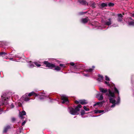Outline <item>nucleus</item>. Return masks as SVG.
Returning a JSON list of instances; mask_svg holds the SVG:
<instances>
[{
	"instance_id": "nucleus-1",
	"label": "nucleus",
	"mask_w": 134,
	"mask_h": 134,
	"mask_svg": "<svg viewBox=\"0 0 134 134\" xmlns=\"http://www.w3.org/2000/svg\"><path fill=\"white\" fill-rule=\"evenodd\" d=\"M100 92L102 93H106V95L108 96V98L110 102L112 104L110 106L111 108H114L116 105H119L120 103V98L119 95H118V96L116 101L115 100L116 97L114 92H113L110 89L108 90L107 89L102 88H100Z\"/></svg>"
},
{
	"instance_id": "nucleus-2",
	"label": "nucleus",
	"mask_w": 134,
	"mask_h": 134,
	"mask_svg": "<svg viewBox=\"0 0 134 134\" xmlns=\"http://www.w3.org/2000/svg\"><path fill=\"white\" fill-rule=\"evenodd\" d=\"M12 93L10 92L3 93L1 96L2 102L0 103V105H6L8 104V100L12 98Z\"/></svg>"
},
{
	"instance_id": "nucleus-3",
	"label": "nucleus",
	"mask_w": 134,
	"mask_h": 134,
	"mask_svg": "<svg viewBox=\"0 0 134 134\" xmlns=\"http://www.w3.org/2000/svg\"><path fill=\"white\" fill-rule=\"evenodd\" d=\"M81 107V105L79 104L75 108L72 107H69L68 109V111L71 115H77L79 114V113L78 112L80 111V108Z\"/></svg>"
},
{
	"instance_id": "nucleus-4",
	"label": "nucleus",
	"mask_w": 134,
	"mask_h": 134,
	"mask_svg": "<svg viewBox=\"0 0 134 134\" xmlns=\"http://www.w3.org/2000/svg\"><path fill=\"white\" fill-rule=\"evenodd\" d=\"M104 83L111 88L112 90L115 93H118V95H119V91L115 87V85L114 84H111L110 82L106 81H105V82Z\"/></svg>"
},
{
	"instance_id": "nucleus-5",
	"label": "nucleus",
	"mask_w": 134,
	"mask_h": 134,
	"mask_svg": "<svg viewBox=\"0 0 134 134\" xmlns=\"http://www.w3.org/2000/svg\"><path fill=\"white\" fill-rule=\"evenodd\" d=\"M43 63L46 65V67L49 68L50 69H52L55 67V65L54 64L49 63L48 61H44L43 62Z\"/></svg>"
},
{
	"instance_id": "nucleus-6",
	"label": "nucleus",
	"mask_w": 134,
	"mask_h": 134,
	"mask_svg": "<svg viewBox=\"0 0 134 134\" xmlns=\"http://www.w3.org/2000/svg\"><path fill=\"white\" fill-rule=\"evenodd\" d=\"M111 110V109L110 107H108L104 110H99L98 109H97L94 110V112L95 114H97L98 113H105Z\"/></svg>"
},
{
	"instance_id": "nucleus-7",
	"label": "nucleus",
	"mask_w": 134,
	"mask_h": 134,
	"mask_svg": "<svg viewBox=\"0 0 134 134\" xmlns=\"http://www.w3.org/2000/svg\"><path fill=\"white\" fill-rule=\"evenodd\" d=\"M61 99L63 100L62 102V103L68 104L69 103V101L68 97L66 95H62L61 96Z\"/></svg>"
},
{
	"instance_id": "nucleus-8",
	"label": "nucleus",
	"mask_w": 134,
	"mask_h": 134,
	"mask_svg": "<svg viewBox=\"0 0 134 134\" xmlns=\"http://www.w3.org/2000/svg\"><path fill=\"white\" fill-rule=\"evenodd\" d=\"M38 94V95H39L40 96H41L39 97V98L41 100H42V99L45 98L46 97L49 98L50 99V98L49 97L48 95H46L45 93L43 92H41Z\"/></svg>"
},
{
	"instance_id": "nucleus-9",
	"label": "nucleus",
	"mask_w": 134,
	"mask_h": 134,
	"mask_svg": "<svg viewBox=\"0 0 134 134\" xmlns=\"http://www.w3.org/2000/svg\"><path fill=\"white\" fill-rule=\"evenodd\" d=\"M96 96V98L100 100H103L104 98L103 94L102 93H99L97 94Z\"/></svg>"
},
{
	"instance_id": "nucleus-10",
	"label": "nucleus",
	"mask_w": 134,
	"mask_h": 134,
	"mask_svg": "<svg viewBox=\"0 0 134 134\" xmlns=\"http://www.w3.org/2000/svg\"><path fill=\"white\" fill-rule=\"evenodd\" d=\"M105 102L104 100H103L102 101L96 103L94 104L93 105L94 106H95L96 105H98L99 107H102L103 104Z\"/></svg>"
},
{
	"instance_id": "nucleus-11",
	"label": "nucleus",
	"mask_w": 134,
	"mask_h": 134,
	"mask_svg": "<svg viewBox=\"0 0 134 134\" xmlns=\"http://www.w3.org/2000/svg\"><path fill=\"white\" fill-rule=\"evenodd\" d=\"M112 23L111 19L110 18H109L108 20H106L104 22V25L108 26L110 25Z\"/></svg>"
},
{
	"instance_id": "nucleus-12",
	"label": "nucleus",
	"mask_w": 134,
	"mask_h": 134,
	"mask_svg": "<svg viewBox=\"0 0 134 134\" xmlns=\"http://www.w3.org/2000/svg\"><path fill=\"white\" fill-rule=\"evenodd\" d=\"M27 96V93H26L25 95L23 96L22 97L25 101L28 102L30 100L29 98Z\"/></svg>"
},
{
	"instance_id": "nucleus-13",
	"label": "nucleus",
	"mask_w": 134,
	"mask_h": 134,
	"mask_svg": "<svg viewBox=\"0 0 134 134\" xmlns=\"http://www.w3.org/2000/svg\"><path fill=\"white\" fill-rule=\"evenodd\" d=\"M26 114V112L24 111L20 112L19 114L20 117L21 119H23L24 118L23 116L25 115Z\"/></svg>"
},
{
	"instance_id": "nucleus-14",
	"label": "nucleus",
	"mask_w": 134,
	"mask_h": 134,
	"mask_svg": "<svg viewBox=\"0 0 134 134\" xmlns=\"http://www.w3.org/2000/svg\"><path fill=\"white\" fill-rule=\"evenodd\" d=\"M103 77V76L100 74L98 75V78L97 79L98 81L99 82H101L102 81Z\"/></svg>"
},
{
	"instance_id": "nucleus-15",
	"label": "nucleus",
	"mask_w": 134,
	"mask_h": 134,
	"mask_svg": "<svg viewBox=\"0 0 134 134\" xmlns=\"http://www.w3.org/2000/svg\"><path fill=\"white\" fill-rule=\"evenodd\" d=\"M78 2L81 4L83 5H88V3L86 1L83 0L82 1L78 0Z\"/></svg>"
},
{
	"instance_id": "nucleus-16",
	"label": "nucleus",
	"mask_w": 134,
	"mask_h": 134,
	"mask_svg": "<svg viewBox=\"0 0 134 134\" xmlns=\"http://www.w3.org/2000/svg\"><path fill=\"white\" fill-rule=\"evenodd\" d=\"M9 44V43L6 41H0V46H3L4 45L7 46Z\"/></svg>"
},
{
	"instance_id": "nucleus-17",
	"label": "nucleus",
	"mask_w": 134,
	"mask_h": 134,
	"mask_svg": "<svg viewBox=\"0 0 134 134\" xmlns=\"http://www.w3.org/2000/svg\"><path fill=\"white\" fill-rule=\"evenodd\" d=\"M10 127L9 125H7L5 126L4 128L3 132L4 133H6L8 130L10 129Z\"/></svg>"
},
{
	"instance_id": "nucleus-18",
	"label": "nucleus",
	"mask_w": 134,
	"mask_h": 134,
	"mask_svg": "<svg viewBox=\"0 0 134 134\" xmlns=\"http://www.w3.org/2000/svg\"><path fill=\"white\" fill-rule=\"evenodd\" d=\"M23 131V128L22 127L20 128V127L19 128L17 129L16 131V134H18L19 133H21Z\"/></svg>"
},
{
	"instance_id": "nucleus-19",
	"label": "nucleus",
	"mask_w": 134,
	"mask_h": 134,
	"mask_svg": "<svg viewBox=\"0 0 134 134\" xmlns=\"http://www.w3.org/2000/svg\"><path fill=\"white\" fill-rule=\"evenodd\" d=\"M118 21L119 22H121L122 19V16L121 14H118Z\"/></svg>"
},
{
	"instance_id": "nucleus-20",
	"label": "nucleus",
	"mask_w": 134,
	"mask_h": 134,
	"mask_svg": "<svg viewBox=\"0 0 134 134\" xmlns=\"http://www.w3.org/2000/svg\"><path fill=\"white\" fill-rule=\"evenodd\" d=\"M80 103L83 105L87 103L88 102L85 99H83L80 100Z\"/></svg>"
},
{
	"instance_id": "nucleus-21",
	"label": "nucleus",
	"mask_w": 134,
	"mask_h": 134,
	"mask_svg": "<svg viewBox=\"0 0 134 134\" xmlns=\"http://www.w3.org/2000/svg\"><path fill=\"white\" fill-rule=\"evenodd\" d=\"M128 25L129 26H134V20L129 21L127 22Z\"/></svg>"
},
{
	"instance_id": "nucleus-22",
	"label": "nucleus",
	"mask_w": 134,
	"mask_h": 134,
	"mask_svg": "<svg viewBox=\"0 0 134 134\" xmlns=\"http://www.w3.org/2000/svg\"><path fill=\"white\" fill-rule=\"evenodd\" d=\"M33 95H35L36 96H38V94L36 93L34 91H32L31 92L29 93L28 94H27V96L29 97Z\"/></svg>"
},
{
	"instance_id": "nucleus-23",
	"label": "nucleus",
	"mask_w": 134,
	"mask_h": 134,
	"mask_svg": "<svg viewBox=\"0 0 134 134\" xmlns=\"http://www.w3.org/2000/svg\"><path fill=\"white\" fill-rule=\"evenodd\" d=\"M28 63H29L28 65V67L30 68H32L34 67V65L33 64V63L31 61H28Z\"/></svg>"
},
{
	"instance_id": "nucleus-24",
	"label": "nucleus",
	"mask_w": 134,
	"mask_h": 134,
	"mask_svg": "<svg viewBox=\"0 0 134 134\" xmlns=\"http://www.w3.org/2000/svg\"><path fill=\"white\" fill-rule=\"evenodd\" d=\"M88 20V18H82L81 19V22L83 23H85L87 22Z\"/></svg>"
},
{
	"instance_id": "nucleus-25",
	"label": "nucleus",
	"mask_w": 134,
	"mask_h": 134,
	"mask_svg": "<svg viewBox=\"0 0 134 134\" xmlns=\"http://www.w3.org/2000/svg\"><path fill=\"white\" fill-rule=\"evenodd\" d=\"M93 71V69L90 68L88 69H86L84 70V72H90Z\"/></svg>"
},
{
	"instance_id": "nucleus-26",
	"label": "nucleus",
	"mask_w": 134,
	"mask_h": 134,
	"mask_svg": "<svg viewBox=\"0 0 134 134\" xmlns=\"http://www.w3.org/2000/svg\"><path fill=\"white\" fill-rule=\"evenodd\" d=\"M7 54V53L4 52H0V56H2L4 58H6L4 56Z\"/></svg>"
},
{
	"instance_id": "nucleus-27",
	"label": "nucleus",
	"mask_w": 134,
	"mask_h": 134,
	"mask_svg": "<svg viewBox=\"0 0 134 134\" xmlns=\"http://www.w3.org/2000/svg\"><path fill=\"white\" fill-rule=\"evenodd\" d=\"M76 65L77 68V69H82V68L84 67V66L81 64H76Z\"/></svg>"
},
{
	"instance_id": "nucleus-28",
	"label": "nucleus",
	"mask_w": 134,
	"mask_h": 134,
	"mask_svg": "<svg viewBox=\"0 0 134 134\" xmlns=\"http://www.w3.org/2000/svg\"><path fill=\"white\" fill-rule=\"evenodd\" d=\"M70 64L71 65L74 66V68L75 69L77 68L76 65V64L75 65V63L73 62H71Z\"/></svg>"
},
{
	"instance_id": "nucleus-29",
	"label": "nucleus",
	"mask_w": 134,
	"mask_h": 134,
	"mask_svg": "<svg viewBox=\"0 0 134 134\" xmlns=\"http://www.w3.org/2000/svg\"><path fill=\"white\" fill-rule=\"evenodd\" d=\"M54 68H55L54 70H56L57 71H60L61 70V68L58 66H55V67Z\"/></svg>"
},
{
	"instance_id": "nucleus-30",
	"label": "nucleus",
	"mask_w": 134,
	"mask_h": 134,
	"mask_svg": "<svg viewBox=\"0 0 134 134\" xmlns=\"http://www.w3.org/2000/svg\"><path fill=\"white\" fill-rule=\"evenodd\" d=\"M87 114V113H86L85 111L83 110H82L81 111V116H83L85 114Z\"/></svg>"
},
{
	"instance_id": "nucleus-31",
	"label": "nucleus",
	"mask_w": 134,
	"mask_h": 134,
	"mask_svg": "<svg viewBox=\"0 0 134 134\" xmlns=\"http://www.w3.org/2000/svg\"><path fill=\"white\" fill-rule=\"evenodd\" d=\"M34 64L37 67H40V66H41V65L37 63V62H35L34 63Z\"/></svg>"
},
{
	"instance_id": "nucleus-32",
	"label": "nucleus",
	"mask_w": 134,
	"mask_h": 134,
	"mask_svg": "<svg viewBox=\"0 0 134 134\" xmlns=\"http://www.w3.org/2000/svg\"><path fill=\"white\" fill-rule=\"evenodd\" d=\"M82 75L83 76H84L86 77H89L90 76V75L88 74H85V73H83Z\"/></svg>"
},
{
	"instance_id": "nucleus-33",
	"label": "nucleus",
	"mask_w": 134,
	"mask_h": 134,
	"mask_svg": "<svg viewBox=\"0 0 134 134\" xmlns=\"http://www.w3.org/2000/svg\"><path fill=\"white\" fill-rule=\"evenodd\" d=\"M84 109L86 111H88L90 110L89 108H87L86 106H84L83 107Z\"/></svg>"
},
{
	"instance_id": "nucleus-34",
	"label": "nucleus",
	"mask_w": 134,
	"mask_h": 134,
	"mask_svg": "<svg viewBox=\"0 0 134 134\" xmlns=\"http://www.w3.org/2000/svg\"><path fill=\"white\" fill-rule=\"evenodd\" d=\"M108 5L110 7H112L114 5V4L113 3H109L107 5Z\"/></svg>"
},
{
	"instance_id": "nucleus-35",
	"label": "nucleus",
	"mask_w": 134,
	"mask_h": 134,
	"mask_svg": "<svg viewBox=\"0 0 134 134\" xmlns=\"http://www.w3.org/2000/svg\"><path fill=\"white\" fill-rule=\"evenodd\" d=\"M101 6L102 7H104L107 6V4L106 3H102L101 4Z\"/></svg>"
},
{
	"instance_id": "nucleus-36",
	"label": "nucleus",
	"mask_w": 134,
	"mask_h": 134,
	"mask_svg": "<svg viewBox=\"0 0 134 134\" xmlns=\"http://www.w3.org/2000/svg\"><path fill=\"white\" fill-rule=\"evenodd\" d=\"M105 79L107 81H109V77L107 76H105Z\"/></svg>"
},
{
	"instance_id": "nucleus-37",
	"label": "nucleus",
	"mask_w": 134,
	"mask_h": 134,
	"mask_svg": "<svg viewBox=\"0 0 134 134\" xmlns=\"http://www.w3.org/2000/svg\"><path fill=\"white\" fill-rule=\"evenodd\" d=\"M16 120V119L15 118L13 117L12 118H11V121L12 122H14L15 120Z\"/></svg>"
},
{
	"instance_id": "nucleus-38",
	"label": "nucleus",
	"mask_w": 134,
	"mask_h": 134,
	"mask_svg": "<svg viewBox=\"0 0 134 134\" xmlns=\"http://www.w3.org/2000/svg\"><path fill=\"white\" fill-rule=\"evenodd\" d=\"M27 121V120H25L22 123L21 125L22 126L24 125L25 123H26V121Z\"/></svg>"
},
{
	"instance_id": "nucleus-39",
	"label": "nucleus",
	"mask_w": 134,
	"mask_h": 134,
	"mask_svg": "<svg viewBox=\"0 0 134 134\" xmlns=\"http://www.w3.org/2000/svg\"><path fill=\"white\" fill-rule=\"evenodd\" d=\"M10 107L11 108H13L14 107V104H13V103L11 104H10Z\"/></svg>"
},
{
	"instance_id": "nucleus-40",
	"label": "nucleus",
	"mask_w": 134,
	"mask_h": 134,
	"mask_svg": "<svg viewBox=\"0 0 134 134\" xmlns=\"http://www.w3.org/2000/svg\"><path fill=\"white\" fill-rule=\"evenodd\" d=\"M118 26V25L116 24H114L112 25V26L114 27H116V26Z\"/></svg>"
},
{
	"instance_id": "nucleus-41",
	"label": "nucleus",
	"mask_w": 134,
	"mask_h": 134,
	"mask_svg": "<svg viewBox=\"0 0 134 134\" xmlns=\"http://www.w3.org/2000/svg\"><path fill=\"white\" fill-rule=\"evenodd\" d=\"M59 65L60 66H63L64 68L65 67L64 65L63 64H60Z\"/></svg>"
},
{
	"instance_id": "nucleus-42",
	"label": "nucleus",
	"mask_w": 134,
	"mask_h": 134,
	"mask_svg": "<svg viewBox=\"0 0 134 134\" xmlns=\"http://www.w3.org/2000/svg\"><path fill=\"white\" fill-rule=\"evenodd\" d=\"M3 111V109L2 108H0V114H1L2 112Z\"/></svg>"
},
{
	"instance_id": "nucleus-43",
	"label": "nucleus",
	"mask_w": 134,
	"mask_h": 134,
	"mask_svg": "<svg viewBox=\"0 0 134 134\" xmlns=\"http://www.w3.org/2000/svg\"><path fill=\"white\" fill-rule=\"evenodd\" d=\"M18 106L20 107L21 105V104L20 102H18Z\"/></svg>"
},
{
	"instance_id": "nucleus-44",
	"label": "nucleus",
	"mask_w": 134,
	"mask_h": 134,
	"mask_svg": "<svg viewBox=\"0 0 134 134\" xmlns=\"http://www.w3.org/2000/svg\"><path fill=\"white\" fill-rule=\"evenodd\" d=\"M75 103H77V104H78L79 103H80V100L79 101H77V100H76L75 101Z\"/></svg>"
},
{
	"instance_id": "nucleus-45",
	"label": "nucleus",
	"mask_w": 134,
	"mask_h": 134,
	"mask_svg": "<svg viewBox=\"0 0 134 134\" xmlns=\"http://www.w3.org/2000/svg\"><path fill=\"white\" fill-rule=\"evenodd\" d=\"M92 68H93L92 69H93H93H94L95 68V66H92Z\"/></svg>"
},
{
	"instance_id": "nucleus-46",
	"label": "nucleus",
	"mask_w": 134,
	"mask_h": 134,
	"mask_svg": "<svg viewBox=\"0 0 134 134\" xmlns=\"http://www.w3.org/2000/svg\"><path fill=\"white\" fill-rule=\"evenodd\" d=\"M105 27L104 26H103V27H102V28H99V29H103V28H104V27Z\"/></svg>"
},
{
	"instance_id": "nucleus-47",
	"label": "nucleus",
	"mask_w": 134,
	"mask_h": 134,
	"mask_svg": "<svg viewBox=\"0 0 134 134\" xmlns=\"http://www.w3.org/2000/svg\"><path fill=\"white\" fill-rule=\"evenodd\" d=\"M93 5H95V3H93Z\"/></svg>"
},
{
	"instance_id": "nucleus-48",
	"label": "nucleus",
	"mask_w": 134,
	"mask_h": 134,
	"mask_svg": "<svg viewBox=\"0 0 134 134\" xmlns=\"http://www.w3.org/2000/svg\"><path fill=\"white\" fill-rule=\"evenodd\" d=\"M132 16L134 17V13L132 15Z\"/></svg>"
},
{
	"instance_id": "nucleus-49",
	"label": "nucleus",
	"mask_w": 134,
	"mask_h": 134,
	"mask_svg": "<svg viewBox=\"0 0 134 134\" xmlns=\"http://www.w3.org/2000/svg\"><path fill=\"white\" fill-rule=\"evenodd\" d=\"M50 102H52V100H50Z\"/></svg>"
},
{
	"instance_id": "nucleus-50",
	"label": "nucleus",
	"mask_w": 134,
	"mask_h": 134,
	"mask_svg": "<svg viewBox=\"0 0 134 134\" xmlns=\"http://www.w3.org/2000/svg\"><path fill=\"white\" fill-rule=\"evenodd\" d=\"M72 72L75 73V72H73V71H72Z\"/></svg>"
},
{
	"instance_id": "nucleus-51",
	"label": "nucleus",
	"mask_w": 134,
	"mask_h": 134,
	"mask_svg": "<svg viewBox=\"0 0 134 134\" xmlns=\"http://www.w3.org/2000/svg\"><path fill=\"white\" fill-rule=\"evenodd\" d=\"M93 116V117H97V116Z\"/></svg>"
},
{
	"instance_id": "nucleus-52",
	"label": "nucleus",
	"mask_w": 134,
	"mask_h": 134,
	"mask_svg": "<svg viewBox=\"0 0 134 134\" xmlns=\"http://www.w3.org/2000/svg\"><path fill=\"white\" fill-rule=\"evenodd\" d=\"M20 59H21V61H22V60H21V58H20Z\"/></svg>"
},
{
	"instance_id": "nucleus-53",
	"label": "nucleus",
	"mask_w": 134,
	"mask_h": 134,
	"mask_svg": "<svg viewBox=\"0 0 134 134\" xmlns=\"http://www.w3.org/2000/svg\"><path fill=\"white\" fill-rule=\"evenodd\" d=\"M76 73L77 74H80V73L79 72H78V73Z\"/></svg>"
},
{
	"instance_id": "nucleus-54",
	"label": "nucleus",
	"mask_w": 134,
	"mask_h": 134,
	"mask_svg": "<svg viewBox=\"0 0 134 134\" xmlns=\"http://www.w3.org/2000/svg\"><path fill=\"white\" fill-rule=\"evenodd\" d=\"M11 60H12V58H11Z\"/></svg>"
},
{
	"instance_id": "nucleus-55",
	"label": "nucleus",
	"mask_w": 134,
	"mask_h": 134,
	"mask_svg": "<svg viewBox=\"0 0 134 134\" xmlns=\"http://www.w3.org/2000/svg\"><path fill=\"white\" fill-rule=\"evenodd\" d=\"M11 60H12V58H11Z\"/></svg>"
}]
</instances>
